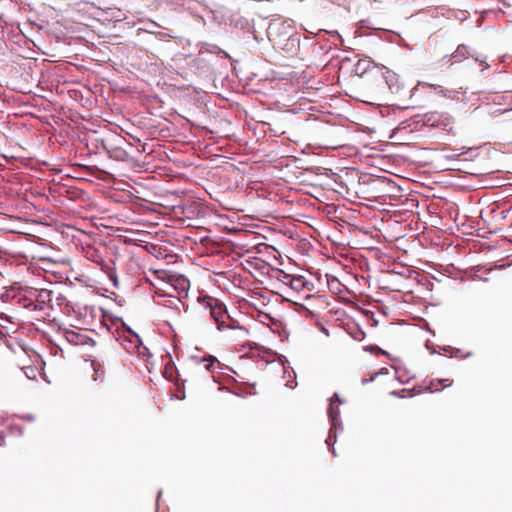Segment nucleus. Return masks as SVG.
I'll use <instances>...</instances> for the list:
<instances>
[{
    "mask_svg": "<svg viewBox=\"0 0 512 512\" xmlns=\"http://www.w3.org/2000/svg\"><path fill=\"white\" fill-rule=\"evenodd\" d=\"M285 279L289 280V285L296 290L301 289L304 286V278L302 276H289L286 275Z\"/></svg>",
    "mask_w": 512,
    "mask_h": 512,
    "instance_id": "nucleus-6",
    "label": "nucleus"
},
{
    "mask_svg": "<svg viewBox=\"0 0 512 512\" xmlns=\"http://www.w3.org/2000/svg\"><path fill=\"white\" fill-rule=\"evenodd\" d=\"M200 301L204 308L209 310L210 316L217 324V329L220 331H230L229 337L231 340H238L247 336L248 330L241 326L237 320L230 317L225 305L217 298L204 296Z\"/></svg>",
    "mask_w": 512,
    "mask_h": 512,
    "instance_id": "nucleus-1",
    "label": "nucleus"
},
{
    "mask_svg": "<svg viewBox=\"0 0 512 512\" xmlns=\"http://www.w3.org/2000/svg\"><path fill=\"white\" fill-rule=\"evenodd\" d=\"M352 404L346 398L340 396L339 393H334L329 402L327 409V416H339L341 413H349Z\"/></svg>",
    "mask_w": 512,
    "mask_h": 512,
    "instance_id": "nucleus-3",
    "label": "nucleus"
},
{
    "mask_svg": "<svg viewBox=\"0 0 512 512\" xmlns=\"http://www.w3.org/2000/svg\"><path fill=\"white\" fill-rule=\"evenodd\" d=\"M65 337L70 343H72L74 345H83L86 343L85 335L76 333L74 331H66Z\"/></svg>",
    "mask_w": 512,
    "mask_h": 512,
    "instance_id": "nucleus-4",
    "label": "nucleus"
},
{
    "mask_svg": "<svg viewBox=\"0 0 512 512\" xmlns=\"http://www.w3.org/2000/svg\"><path fill=\"white\" fill-rule=\"evenodd\" d=\"M337 419H338V418L332 417V425H335V421H336Z\"/></svg>",
    "mask_w": 512,
    "mask_h": 512,
    "instance_id": "nucleus-10",
    "label": "nucleus"
},
{
    "mask_svg": "<svg viewBox=\"0 0 512 512\" xmlns=\"http://www.w3.org/2000/svg\"><path fill=\"white\" fill-rule=\"evenodd\" d=\"M44 293L46 294L47 297H49L50 292L45 291Z\"/></svg>",
    "mask_w": 512,
    "mask_h": 512,
    "instance_id": "nucleus-11",
    "label": "nucleus"
},
{
    "mask_svg": "<svg viewBox=\"0 0 512 512\" xmlns=\"http://www.w3.org/2000/svg\"><path fill=\"white\" fill-rule=\"evenodd\" d=\"M138 354L146 358V360H149V358L152 356L146 347H138Z\"/></svg>",
    "mask_w": 512,
    "mask_h": 512,
    "instance_id": "nucleus-8",
    "label": "nucleus"
},
{
    "mask_svg": "<svg viewBox=\"0 0 512 512\" xmlns=\"http://www.w3.org/2000/svg\"><path fill=\"white\" fill-rule=\"evenodd\" d=\"M216 362V358L209 356V358H203L200 365H202L203 369L206 371H211Z\"/></svg>",
    "mask_w": 512,
    "mask_h": 512,
    "instance_id": "nucleus-7",
    "label": "nucleus"
},
{
    "mask_svg": "<svg viewBox=\"0 0 512 512\" xmlns=\"http://www.w3.org/2000/svg\"><path fill=\"white\" fill-rule=\"evenodd\" d=\"M423 123L426 126L441 128L452 134L456 133L453 119L447 114H441L438 112L426 114L424 116Z\"/></svg>",
    "mask_w": 512,
    "mask_h": 512,
    "instance_id": "nucleus-2",
    "label": "nucleus"
},
{
    "mask_svg": "<svg viewBox=\"0 0 512 512\" xmlns=\"http://www.w3.org/2000/svg\"><path fill=\"white\" fill-rule=\"evenodd\" d=\"M453 383L450 379H439L437 381L432 380L430 385L427 387V390L430 392L440 391L442 388H438V385H443V387L451 386Z\"/></svg>",
    "mask_w": 512,
    "mask_h": 512,
    "instance_id": "nucleus-5",
    "label": "nucleus"
},
{
    "mask_svg": "<svg viewBox=\"0 0 512 512\" xmlns=\"http://www.w3.org/2000/svg\"><path fill=\"white\" fill-rule=\"evenodd\" d=\"M4 445V437L0 435V446Z\"/></svg>",
    "mask_w": 512,
    "mask_h": 512,
    "instance_id": "nucleus-9",
    "label": "nucleus"
}]
</instances>
